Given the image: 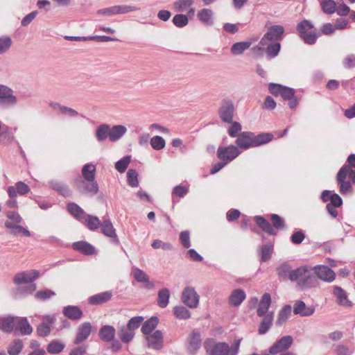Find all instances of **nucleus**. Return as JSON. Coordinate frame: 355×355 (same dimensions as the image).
Returning <instances> with one entry per match:
<instances>
[{
  "label": "nucleus",
  "mask_w": 355,
  "mask_h": 355,
  "mask_svg": "<svg viewBox=\"0 0 355 355\" xmlns=\"http://www.w3.org/2000/svg\"><path fill=\"white\" fill-rule=\"evenodd\" d=\"M272 139L273 135L271 133L255 135L254 132L246 131L242 132L238 135L236 144L239 149L247 150L266 144L272 141Z\"/></svg>",
  "instance_id": "1"
},
{
  "label": "nucleus",
  "mask_w": 355,
  "mask_h": 355,
  "mask_svg": "<svg viewBox=\"0 0 355 355\" xmlns=\"http://www.w3.org/2000/svg\"><path fill=\"white\" fill-rule=\"evenodd\" d=\"M241 341V339H236L230 346L225 342L215 343L214 339H207L204 343V347L208 355H237Z\"/></svg>",
  "instance_id": "2"
},
{
  "label": "nucleus",
  "mask_w": 355,
  "mask_h": 355,
  "mask_svg": "<svg viewBox=\"0 0 355 355\" xmlns=\"http://www.w3.org/2000/svg\"><path fill=\"white\" fill-rule=\"evenodd\" d=\"M339 191L345 195L352 191V182L355 183V170L349 166L344 165L340 168L336 175Z\"/></svg>",
  "instance_id": "3"
},
{
  "label": "nucleus",
  "mask_w": 355,
  "mask_h": 355,
  "mask_svg": "<svg viewBox=\"0 0 355 355\" xmlns=\"http://www.w3.org/2000/svg\"><path fill=\"white\" fill-rule=\"evenodd\" d=\"M313 24L309 20L304 19L300 22L296 27L300 37L305 44L312 45L316 42L317 39L320 36L319 32L312 31Z\"/></svg>",
  "instance_id": "4"
},
{
  "label": "nucleus",
  "mask_w": 355,
  "mask_h": 355,
  "mask_svg": "<svg viewBox=\"0 0 355 355\" xmlns=\"http://www.w3.org/2000/svg\"><path fill=\"white\" fill-rule=\"evenodd\" d=\"M18 100L12 89L0 84V107L8 109L17 105Z\"/></svg>",
  "instance_id": "5"
},
{
  "label": "nucleus",
  "mask_w": 355,
  "mask_h": 355,
  "mask_svg": "<svg viewBox=\"0 0 355 355\" xmlns=\"http://www.w3.org/2000/svg\"><path fill=\"white\" fill-rule=\"evenodd\" d=\"M311 278V274L307 266H302L291 272L288 279L292 281H297V286L300 288L308 286V281Z\"/></svg>",
  "instance_id": "6"
},
{
  "label": "nucleus",
  "mask_w": 355,
  "mask_h": 355,
  "mask_svg": "<svg viewBox=\"0 0 355 355\" xmlns=\"http://www.w3.org/2000/svg\"><path fill=\"white\" fill-rule=\"evenodd\" d=\"M74 187L82 194L94 196L98 191V185L96 180L91 181L79 178L74 180Z\"/></svg>",
  "instance_id": "7"
},
{
  "label": "nucleus",
  "mask_w": 355,
  "mask_h": 355,
  "mask_svg": "<svg viewBox=\"0 0 355 355\" xmlns=\"http://www.w3.org/2000/svg\"><path fill=\"white\" fill-rule=\"evenodd\" d=\"M241 150L234 145H230L228 146H220L217 150V157L220 161H225L226 163H230L236 159L240 154Z\"/></svg>",
  "instance_id": "8"
},
{
  "label": "nucleus",
  "mask_w": 355,
  "mask_h": 355,
  "mask_svg": "<svg viewBox=\"0 0 355 355\" xmlns=\"http://www.w3.org/2000/svg\"><path fill=\"white\" fill-rule=\"evenodd\" d=\"M284 33V28L281 25L272 26L268 28L267 32L264 34L260 40L261 46L268 45V42L279 40L282 38Z\"/></svg>",
  "instance_id": "9"
},
{
  "label": "nucleus",
  "mask_w": 355,
  "mask_h": 355,
  "mask_svg": "<svg viewBox=\"0 0 355 355\" xmlns=\"http://www.w3.org/2000/svg\"><path fill=\"white\" fill-rule=\"evenodd\" d=\"M293 343V338L291 336H285L276 340L269 348L268 352L271 354H282L288 352V349Z\"/></svg>",
  "instance_id": "10"
},
{
  "label": "nucleus",
  "mask_w": 355,
  "mask_h": 355,
  "mask_svg": "<svg viewBox=\"0 0 355 355\" xmlns=\"http://www.w3.org/2000/svg\"><path fill=\"white\" fill-rule=\"evenodd\" d=\"M181 299L186 306L191 309H195L198 306L200 296L194 288L187 286L182 291Z\"/></svg>",
  "instance_id": "11"
},
{
  "label": "nucleus",
  "mask_w": 355,
  "mask_h": 355,
  "mask_svg": "<svg viewBox=\"0 0 355 355\" xmlns=\"http://www.w3.org/2000/svg\"><path fill=\"white\" fill-rule=\"evenodd\" d=\"M234 112V106L232 101H223L218 110V114L221 120L227 123H232L233 121Z\"/></svg>",
  "instance_id": "12"
},
{
  "label": "nucleus",
  "mask_w": 355,
  "mask_h": 355,
  "mask_svg": "<svg viewBox=\"0 0 355 355\" xmlns=\"http://www.w3.org/2000/svg\"><path fill=\"white\" fill-rule=\"evenodd\" d=\"M317 277L326 282H332L336 279V273L328 266L318 265L313 268Z\"/></svg>",
  "instance_id": "13"
},
{
  "label": "nucleus",
  "mask_w": 355,
  "mask_h": 355,
  "mask_svg": "<svg viewBox=\"0 0 355 355\" xmlns=\"http://www.w3.org/2000/svg\"><path fill=\"white\" fill-rule=\"evenodd\" d=\"M146 340L147 341V346L149 348L159 350L163 347V334L160 330H156L153 334L146 336Z\"/></svg>",
  "instance_id": "14"
},
{
  "label": "nucleus",
  "mask_w": 355,
  "mask_h": 355,
  "mask_svg": "<svg viewBox=\"0 0 355 355\" xmlns=\"http://www.w3.org/2000/svg\"><path fill=\"white\" fill-rule=\"evenodd\" d=\"M92 324L89 322H85L78 326L76 338L73 340L74 345H79L87 340L92 332Z\"/></svg>",
  "instance_id": "15"
},
{
  "label": "nucleus",
  "mask_w": 355,
  "mask_h": 355,
  "mask_svg": "<svg viewBox=\"0 0 355 355\" xmlns=\"http://www.w3.org/2000/svg\"><path fill=\"white\" fill-rule=\"evenodd\" d=\"M14 331L16 334H20L21 336L30 335L33 332V327L31 326L26 317L16 316Z\"/></svg>",
  "instance_id": "16"
},
{
  "label": "nucleus",
  "mask_w": 355,
  "mask_h": 355,
  "mask_svg": "<svg viewBox=\"0 0 355 355\" xmlns=\"http://www.w3.org/2000/svg\"><path fill=\"white\" fill-rule=\"evenodd\" d=\"M39 272L35 270L25 271L17 273L14 277V282L16 284L31 283L37 279Z\"/></svg>",
  "instance_id": "17"
},
{
  "label": "nucleus",
  "mask_w": 355,
  "mask_h": 355,
  "mask_svg": "<svg viewBox=\"0 0 355 355\" xmlns=\"http://www.w3.org/2000/svg\"><path fill=\"white\" fill-rule=\"evenodd\" d=\"M200 346V334L197 330H193L188 338V351L190 354H196Z\"/></svg>",
  "instance_id": "18"
},
{
  "label": "nucleus",
  "mask_w": 355,
  "mask_h": 355,
  "mask_svg": "<svg viewBox=\"0 0 355 355\" xmlns=\"http://www.w3.org/2000/svg\"><path fill=\"white\" fill-rule=\"evenodd\" d=\"M49 187L64 197H69L72 192L69 187L64 182L58 180H52L49 182Z\"/></svg>",
  "instance_id": "19"
},
{
  "label": "nucleus",
  "mask_w": 355,
  "mask_h": 355,
  "mask_svg": "<svg viewBox=\"0 0 355 355\" xmlns=\"http://www.w3.org/2000/svg\"><path fill=\"white\" fill-rule=\"evenodd\" d=\"M16 322V316L6 315L0 316V330L10 334L14 331Z\"/></svg>",
  "instance_id": "20"
},
{
  "label": "nucleus",
  "mask_w": 355,
  "mask_h": 355,
  "mask_svg": "<svg viewBox=\"0 0 355 355\" xmlns=\"http://www.w3.org/2000/svg\"><path fill=\"white\" fill-rule=\"evenodd\" d=\"M102 227V233L107 237L112 239V241L115 244L119 243V240L116 234L115 229L114 228L110 220H104L103 223L101 225Z\"/></svg>",
  "instance_id": "21"
},
{
  "label": "nucleus",
  "mask_w": 355,
  "mask_h": 355,
  "mask_svg": "<svg viewBox=\"0 0 355 355\" xmlns=\"http://www.w3.org/2000/svg\"><path fill=\"white\" fill-rule=\"evenodd\" d=\"M132 274L135 280L138 282L144 283L145 287L148 289H153L155 287L153 282L149 281L148 275L142 270L134 267Z\"/></svg>",
  "instance_id": "22"
},
{
  "label": "nucleus",
  "mask_w": 355,
  "mask_h": 355,
  "mask_svg": "<svg viewBox=\"0 0 355 355\" xmlns=\"http://www.w3.org/2000/svg\"><path fill=\"white\" fill-rule=\"evenodd\" d=\"M271 304V297L270 295L268 293H266L263 295L261 300L259 304L258 309L257 311V315L259 317H262L263 315L268 314L270 312L269 311V308ZM271 312H272L271 311Z\"/></svg>",
  "instance_id": "23"
},
{
  "label": "nucleus",
  "mask_w": 355,
  "mask_h": 355,
  "mask_svg": "<svg viewBox=\"0 0 355 355\" xmlns=\"http://www.w3.org/2000/svg\"><path fill=\"white\" fill-rule=\"evenodd\" d=\"M315 312L313 306H307L303 301H297L293 306V313L295 315L301 316H310Z\"/></svg>",
  "instance_id": "24"
},
{
  "label": "nucleus",
  "mask_w": 355,
  "mask_h": 355,
  "mask_svg": "<svg viewBox=\"0 0 355 355\" xmlns=\"http://www.w3.org/2000/svg\"><path fill=\"white\" fill-rule=\"evenodd\" d=\"M112 297V292L107 291L92 295L88 299V302L92 305H98L108 302Z\"/></svg>",
  "instance_id": "25"
},
{
  "label": "nucleus",
  "mask_w": 355,
  "mask_h": 355,
  "mask_svg": "<svg viewBox=\"0 0 355 355\" xmlns=\"http://www.w3.org/2000/svg\"><path fill=\"white\" fill-rule=\"evenodd\" d=\"M115 328L108 324L102 326L98 333L100 338L106 343L112 341L115 338Z\"/></svg>",
  "instance_id": "26"
},
{
  "label": "nucleus",
  "mask_w": 355,
  "mask_h": 355,
  "mask_svg": "<svg viewBox=\"0 0 355 355\" xmlns=\"http://www.w3.org/2000/svg\"><path fill=\"white\" fill-rule=\"evenodd\" d=\"M197 17L205 26H210L214 24V12L211 9H201L198 12Z\"/></svg>",
  "instance_id": "27"
},
{
  "label": "nucleus",
  "mask_w": 355,
  "mask_h": 355,
  "mask_svg": "<svg viewBox=\"0 0 355 355\" xmlns=\"http://www.w3.org/2000/svg\"><path fill=\"white\" fill-rule=\"evenodd\" d=\"M333 294L336 297V302L341 306H351L352 302L348 300L347 293L341 287L334 286Z\"/></svg>",
  "instance_id": "28"
},
{
  "label": "nucleus",
  "mask_w": 355,
  "mask_h": 355,
  "mask_svg": "<svg viewBox=\"0 0 355 355\" xmlns=\"http://www.w3.org/2000/svg\"><path fill=\"white\" fill-rule=\"evenodd\" d=\"M246 294L243 290H234L229 297V304L233 306H239L245 300Z\"/></svg>",
  "instance_id": "29"
},
{
  "label": "nucleus",
  "mask_w": 355,
  "mask_h": 355,
  "mask_svg": "<svg viewBox=\"0 0 355 355\" xmlns=\"http://www.w3.org/2000/svg\"><path fill=\"white\" fill-rule=\"evenodd\" d=\"M5 227L10 230V234L13 236H19L22 234L25 236H31V232L25 227L19 225V224H13L11 221H6Z\"/></svg>",
  "instance_id": "30"
},
{
  "label": "nucleus",
  "mask_w": 355,
  "mask_h": 355,
  "mask_svg": "<svg viewBox=\"0 0 355 355\" xmlns=\"http://www.w3.org/2000/svg\"><path fill=\"white\" fill-rule=\"evenodd\" d=\"M261 322L259 327V334L261 335L266 334L271 328L273 320H274V312H270L268 314L263 315Z\"/></svg>",
  "instance_id": "31"
},
{
  "label": "nucleus",
  "mask_w": 355,
  "mask_h": 355,
  "mask_svg": "<svg viewBox=\"0 0 355 355\" xmlns=\"http://www.w3.org/2000/svg\"><path fill=\"white\" fill-rule=\"evenodd\" d=\"M73 248L86 255H91L95 253L94 247L86 241H81L73 243Z\"/></svg>",
  "instance_id": "32"
},
{
  "label": "nucleus",
  "mask_w": 355,
  "mask_h": 355,
  "mask_svg": "<svg viewBox=\"0 0 355 355\" xmlns=\"http://www.w3.org/2000/svg\"><path fill=\"white\" fill-rule=\"evenodd\" d=\"M62 312L67 318L73 320L80 319L83 314L82 310L76 306H67Z\"/></svg>",
  "instance_id": "33"
},
{
  "label": "nucleus",
  "mask_w": 355,
  "mask_h": 355,
  "mask_svg": "<svg viewBox=\"0 0 355 355\" xmlns=\"http://www.w3.org/2000/svg\"><path fill=\"white\" fill-rule=\"evenodd\" d=\"M127 132L125 126L122 125H116L110 127V140L116 141L119 140Z\"/></svg>",
  "instance_id": "34"
},
{
  "label": "nucleus",
  "mask_w": 355,
  "mask_h": 355,
  "mask_svg": "<svg viewBox=\"0 0 355 355\" xmlns=\"http://www.w3.org/2000/svg\"><path fill=\"white\" fill-rule=\"evenodd\" d=\"M254 220L257 225L265 232L270 235L276 234V232L273 229L272 226L263 217L261 216H254Z\"/></svg>",
  "instance_id": "35"
},
{
  "label": "nucleus",
  "mask_w": 355,
  "mask_h": 355,
  "mask_svg": "<svg viewBox=\"0 0 355 355\" xmlns=\"http://www.w3.org/2000/svg\"><path fill=\"white\" fill-rule=\"evenodd\" d=\"M254 220L257 225L265 232L270 235L276 234V232L273 229L272 226L263 217L261 216H254Z\"/></svg>",
  "instance_id": "36"
},
{
  "label": "nucleus",
  "mask_w": 355,
  "mask_h": 355,
  "mask_svg": "<svg viewBox=\"0 0 355 355\" xmlns=\"http://www.w3.org/2000/svg\"><path fill=\"white\" fill-rule=\"evenodd\" d=\"M158 323V318L153 316L143 324L141 331L145 336L153 334V331L156 328Z\"/></svg>",
  "instance_id": "37"
},
{
  "label": "nucleus",
  "mask_w": 355,
  "mask_h": 355,
  "mask_svg": "<svg viewBox=\"0 0 355 355\" xmlns=\"http://www.w3.org/2000/svg\"><path fill=\"white\" fill-rule=\"evenodd\" d=\"M24 348L22 340L16 338L13 340L8 347V354L9 355H19Z\"/></svg>",
  "instance_id": "38"
},
{
  "label": "nucleus",
  "mask_w": 355,
  "mask_h": 355,
  "mask_svg": "<svg viewBox=\"0 0 355 355\" xmlns=\"http://www.w3.org/2000/svg\"><path fill=\"white\" fill-rule=\"evenodd\" d=\"M170 291L166 288L160 289L157 295V305L161 308H166L169 302Z\"/></svg>",
  "instance_id": "39"
},
{
  "label": "nucleus",
  "mask_w": 355,
  "mask_h": 355,
  "mask_svg": "<svg viewBox=\"0 0 355 355\" xmlns=\"http://www.w3.org/2000/svg\"><path fill=\"white\" fill-rule=\"evenodd\" d=\"M96 137L98 141L103 142L110 138V125L107 124L100 125L96 130Z\"/></svg>",
  "instance_id": "40"
},
{
  "label": "nucleus",
  "mask_w": 355,
  "mask_h": 355,
  "mask_svg": "<svg viewBox=\"0 0 355 355\" xmlns=\"http://www.w3.org/2000/svg\"><path fill=\"white\" fill-rule=\"evenodd\" d=\"M50 106L54 110H58L62 114H66L71 117H76L78 115V113L76 110L62 105L58 103H51Z\"/></svg>",
  "instance_id": "41"
},
{
  "label": "nucleus",
  "mask_w": 355,
  "mask_h": 355,
  "mask_svg": "<svg viewBox=\"0 0 355 355\" xmlns=\"http://www.w3.org/2000/svg\"><path fill=\"white\" fill-rule=\"evenodd\" d=\"M82 175L84 179L87 180H95L96 165L93 164H86L82 168Z\"/></svg>",
  "instance_id": "42"
},
{
  "label": "nucleus",
  "mask_w": 355,
  "mask_h": 355,
  "mask_svg": "<svg viewBox=\"0 0 355 355\" xmlns=\"http://www.w3.org/2000/svg\"><path fill=\"white\" fill-rule=\"evenodd\" d=\"M65 345L63 342L58 340L51 341L47 345L46 350L49 354H58L63 351Z\"/></svg>",
  "instance_id": "43"
},
{
  "label": "nucleus",
  "mask_w": 355,
  "mask_h": 355,
  "mask_svg": "<svg viewBox=\"0 0 355 355\" xmlns=\"http://www.w3.org/2000/svg\"><path fill=\"white\" fill-rule=\"evenodd\" d=\"M118 335L121 340L124 343H130L135 336V333L125 326L119 327Z\"/></svg>",
  "instance_id": "44"
},
{
  "label": "nucleus",
  "mask_w": 355,
  "mask_h": 355,
  "mask_svg": "<svg viewBox=\"0 0 355 355\" xmlns=\"http://www.w3.org/2000/svg\"><path fill=\"white\" fill-rule=\"evenodd\" d=\"M265 52L268 58H272L276 57L280 51L281 44L279 42H270L266 45Z\"/></svg>",
  "instance_id": "45"
},
{
  "label": "nucleus",
  "mask_w": 355,
  "mask_h": 355,
  "mask_svg": "<svg viewBox=\"0 0 355 355\" xmlns=\"http://www.w3.org/2000/svg\"><path fill=\"white\" fill-rule=\"evenodd\" d=\"M67 210L71 215L78 220H81L86 215L84 210L74 202H70L67 205Z\"/></svg>",
  "instance_id": "46"
},
{
  "label": "nucleus",
  "mask_w": 355,
  "mask_h": 355,
  "mask_svg": "<svg viewBox=\"0 0 355 355\" xmlns=\"http://www.w3.org/2000/svg\"><path fill=\"white\" fill-rule=\"evenodd\" d=\"M83 218L85 225L90 230H95L101 225V220L96 216L86 214Z\"/></svg>",
  "instance_id": "47"
},
{
  "label": "nucleus",
  "mask_w": 355,
  "mask_h": 355,
  "mask_svg": "<svg viewBox=\"0 0 355 355\" xmlns=\"http://www.w3.org/2000/svg\"><path fill=\"white\" fill-rule=\"evenodd\" d=\"M252 43L251 42H240L234 44L231 48V53L234 55L242 54L245 50L248 49Z\"/></svg>",
  "instance_id": "48"
},
{
  "label": "nucleus",
  "mask_w": 355,
  "mask_h": 355,
  "mask_svg": "<svg viewBox=\"0 0 355 355\" xmlns=\"http://www.w3.org/2000/svg\"><path fill=\"white\" fill-rule=\"evenodd\" d=\"M291 313V306L286 305L279 311L276 321L278 326H282L288 318Z\"/></svg>",
  "instance_id": "49"
},
{
  "label": "nucleus",
  "mask_w": 355,
  "mask_h": 355,
  "mask_svg": "<svg viewBox=\"0 0 355 355\" xmlns=\"http://www.w3.org/2000/svg\"><path fill=\"white\" fill-rule=\"evenodd\" d=\"M194 3V0H176L173 2V6L175 11L181 12L185 11Z\"/></svg>",
  "instance_id": "50"
},
{
  "label": "nucleus",
  "mask_w": 355,
  "mask_h": 355,
  "mask_svg": "<svg viewBox=\"0 0 355 355\" xmlns=\"http://www.w3.org/2000/svg\"><path fill=\"white\" fill-rule=\"evenodd\" d=\"M173 313L180 320H187L191 318V312L184 306L174 307Z\"/></svg>",
  "instance_id": "51"
},
{
  "label": "nucleus",
  "mask_w": 355,
  "mask_h": 355,
  "mask_svg": "<svg viewBox=\"0 0 355 355\" xmlns=\"http://www.w3.org/2000/svg\"><path fill=\"white\" fill-rule=\"evenodd\" d=\"M127 182L131 187H137L139 186L138 173L135 169L130 168L128 171Z\"/></svg>",
  "instance_id": "52"
},
{
  "label": "nucleus",
  "mask_w": 355,
  "mask_h": 355,
  "mask_svg": "<svg viewBox=\"0 0 355 355\" xmlns=\"http://www.w3.org/2000/svg\"><path fill=\"white\" fill-rule=\"evenodd\" d=\"M8 193L9 196V199L6 201V204L9 208H15L17 207V192L15 189L12 187H8Z\"/></svg>",
  "instance_id": "53"
},
{
  "label": "nucleus",
  "mask_w": 355,
  "mask_h": 355,
  "mask_svg": "<svg viewBox=\"0 0 355 355\" xmlns=\"http://www.w3.org/2000/svg\"><path fill=\"white\" fill-rule=\"evenodd\" d=\"M291 266L288 263H282L277 268L278 276L282 279L288 278V275L291 272Z\"/></svg>",
  "instance_id": "54"
},
{
  "label": "nucleus",
  "mask_w": 355,
  "mask_h": 355,
  "mask_svg": "<svg viewBox=\"0 0 355 355\" xmlns=\"http://www.w3.org/2000/svg\"><path fill=\"white\" fill-rule=\"evenodd\" d=\"M273 246L271 244L263 245L261 248V261L266 262L271 258Z\"/></svg>",
  "instance_id": "55"
},
{
  "label": "nucleus",
  "mask_w": 355,
  "mask_h": 355,
  "mask_svg": "<svg viewBox=\"0 0 355 355\" xmlns=\"http://www.w3.org/2000/svg\"><path fill=\"white\" fill-rule=\"evenodd\" d=\"M173 24L178 28H183L189 23V18L186 15L177 14L172 20Z\"/></svg>",
  "instance_id": "56"
},
{
  "label": "nucleus",
  "mask_w": 355,
  "mask_h": 355,
  "mask_svg": "<svg viewBox=\"0 0 355 355\" xmlns=\"http://www.w3.org/2000/svg\"><path fill=\"white\" fill-rule=\"evenodd\" d=\"M130 159L131 157L130 155L123 157L115 163V168L121 173H124L130 162Z\"/></svg>",
  "instance_id": "57"
},
{
  "label": "nucleus",
  "mask_w": 355,
  "mask_h": 355,
  "mask_svg": "<svg viewBox=\"0 0 355 355\" xmlns=\"http://www.w3.org/2000/svg\"><path fill=\"white\" fill-rule=\"evenodd\" d=\"M321 7L324 12L333 14L336 11V3L334 0H322Z\"/></svg>",
  "instance_id": "58"
},
{
  "label": "nucleus",
  "mask_w": 355,
  "mask_h": 355,
  "mask_svg": "<svg viewBox=\"0 0 355 355\" xmlns=\"http://www.w3.org/2000/svg\"><path fill=\"white\" fill-rule=\"evenodd\" d=\"M150 145L155 150H159L165 147V140L160 136H155L150 140Z\"/></svg>",
  "instance_id": "59"
},
{
  "label": "nucleus",
  "mask_w": 355,
  "mask_h": 355,
  "mask_svg": "<svg viewBox=\"0 0 355 355\" xmlns=\"http://www.w3.org/2000/svg\"><path fill=\"white\" fill-rule=\"evenodd\" d=\"M115 6L116 15L125 14L133 11L139 10L140 8L133 6L118 5Z\"/></svg>",
  "instance_id": "60"
},
{
  "label": "nucleus",
  "mask_w": 355,
  "mask_h": 355,
  "mask_svg": "<svg viewBox=\"0 0 355 355\" xmlns=\"http://www.w3.org/2000/svg\"><path fill=\"white\" fill-rule=\"evenodd\" d=\"M55 295L54 291L49 289L39 291L35 294V298L39 300H46Z\"/></svg>",
  "instance_id": "61"
},
{
  "label": "nucleus",
  "mask_w": 355,
  "mask_h": 355,
  "mask_svg": "<svg viewBox=\"0 0 355 355\" xmlns=\"http://www.w3.org/2000/svg\"><path fill=\"white\" fill-rule=\"evenodd\" d=\"M151 246L154 249L162 248L164 250L170 251L173 250V245L171 243L163 242L161 240L155 239L153 241Z\"/></svg>",
  "instance_id": "62"
},
{
  "label": "nucleus",
  "mask_w": 355,
  "mask_h": 355,
  "mask_svg": "<svg viewBox=\"0 0 355 355\" xmlns=\"http://www.w3.org/2000/svg\"><path fill=\"white\" fill-rule=\"evenodd\" d=\"M143 321L144 318L142 316L133 317L128 321L126 327L134 331L139 327Z\"/></svg>",
  "instance_id": "63"
},
{
  "label": "nucleus",
  "mask_w": 355,
  "mask_h": 355,
  "mask_svg": "<svg viewBox=\"0 0 355 355\" xmlns=\"http://www.w3.org/2000/svg\"><path fill=\"white\" fill-rule=\"evenodd\" d=\"M17 192V194L25 195L30 191V187L24 182H17L15 186H12Z\"/></svg>",
  "instance_id": "64"
}]
</instances>
